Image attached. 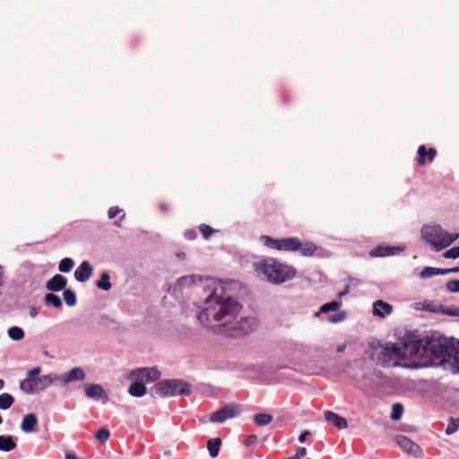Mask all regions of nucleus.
<instances>
[{"label":"nucleus","instance_id":"nucleus-1","mask_svg":"<svg viewBox=\"0 0 459 459\" xmlns=\"http://www.w3.org/2000/svg\"><path fill=\"white\" fill-rule=\"evenodd\" d=\"M242 310V304L227 289H212L197 317L204 327L213 332L241 337L255 331L258 325L255 316H243Z\"/></svg>","mask_w":459,"mask_h":459},{"label":"nucleus","instance_id":"nucleus-2","mask_svg":"<svg viewBox=\"0 0 459 459\" xmlns=\"http://www.w3.org/2000/svg\"><path fill=\"white\" fill-rule=\"evenodd\" d=\"M441 345L435 336L420 339L409 335L404 337L402 346L395 343L375 346L372 356L378 364L386 367H427L434 365L436 350Z\"/></svg>","mask_w":459,"mask_h":459},{"label":"nucleus","instance_id":"nucleus-3","mask_svg":"<svg viewBox=\"0 0 459 459\" xmlns=\"http://www.w3.org/2000/svg\"><path fill=\"white\" fill-rule=\"evenodd\" d=\"M261 241L269 248L285 252H299L303 256H313L317 249L316 244L312 241H303L298 237L273 238L263 235Z\"/></svg>","mask_w":459,"mask_h":459},{"label":"nucleus","instance_id":"nucleus-4","mask_svg":"<svg viewBox=\"0 0 459 459\" xmlns=\"http://www.w3.org/2000/svg\"><path fill=\"white\" fill-rule=\"evenodd\" d=\"M256 271L273 284H281L297 275V270L291 265L281 263L274 258L262 260L256 264Z\"/></svg>","mask_w":459,"mask_h":459},{"label":"nucleus","instance_id":"nucleus-5","mask_svg":"<svg viewBox=\"0 0 459 459\" xmlns=\"http://www.w3.org/2000/svg\"><path fill=\"white\" fill-rule=\"evenodd\" d=\"M421 236L425 241L434 247L435 249L440 250L450 246L459 234H449L438 225L425 226L421 230Z\"/></svg>","mask_w":459,"mask_h":459},{"label":"nucleus","instance_id":"nucleus-6","mask_svg":"<svg viewBox=\"0 0 459 459\" xmlns=\"http://www.w3.org/2000/svg\"><path fill=\"white\" fill-rule=\"evenodd\" d=\"M441 342V347L436 350L434 355V365L443 364L445 362L451 363L459 370V342L453 340L438 336L437 337Z\"/></svg>","mask_w":459,"mask_h":459},{"label":"nucleus","instance_id":"nucleus-7","mask_svg":"<svg viewBox=\"0 0 459 459\" xmlns=\"http://www.w3.org/2000/svg\"><path fill=\"white\" fill-rule=\"evenodd\" d=\"M155 393L160 396L187 395L190 385L178 379L160 381L155 385Z\"/></svg>","mask_w":459,"mask_h":459},{"label":"nucleus","instance_id":"nucleus-8","mask_svg":"<svg viewBox=\"0 0 459 459\" xmlns=\"http://www.w3.org/2000/svg\"><path fill=\"white\" fill-rule=\"evenodd\" d=\"M55 380V375H43L35 379H24L21 382L20 388L27 394H35L50 386Z\"/></svg>","mask_w":459,"mask_h":459},{"label":"nucleus","instance_id":"nucleus-9","mask_svg":"<svg viewBox=\"0 0 459 459\" xmlns=\"http://www.w3.org/2000/svg\"><path fill=\"white\" fill-rule=\"evenodd\" d=\"M241 406L237 403H230L212 413L210 420L215 423H222L227 420L235 418L241 413Z\"/></svg>","mask_w":459,"mask_h":459},{"label":"nucleus","instance_id":"nucleus-10","mask_svg":"<svg viewBox=\"0 0 459 459\" xmlns=\"http://www.w3.org/2000/svg\"><path fill=\"white\" fill-rule=\"evenodd\" d=\"M221 281H218V284ZM178 284L180 287H195V286H203V287H211L217 284L216 279L211 277H202L197 275H187L181 277L178 281Z\"/></svg>","mask_w":459,"mask_h":459},{"label":"nucleus","instance_id":"nucleus-11","mask_svg":"<svg viewBox=\"0 0 459 459\" xmlns=\"http://www.w3.org/2000/svg\"><path fill=\"white\" fill-rule=\"evenodd\" d=\"M131 377L134 380L147 384L158 380L160 377V373L156 368H143L134 370Z\"/></svg>","mask_w":459,"mask_h":459},{"label":"nucleus","instance_id":"nucleus-12","mask_svg":"<svg viewBox=\"0 0 459 459\" xmlns=\"http://www.w3.org/2000/svg\"><path fill=\"white\" fill-rule=\"evenodd\" d=\"M85 377L84 370L80 367H76L61 375H55V380L66 385L74 381H82Z\"/></svg>","mask_w":459,"mask_h":459},{"label":"nucleus","instance_id":"nucleus-13","mask_svg":"<svg viewBox=\"0 0 459 459\" xmlns=\"http://www.w3.org/2000/svg\"><path fill=\"white\" fill-rule=\"evenodd\" d=\"M394 440L404 452L413 455L418 454L420 449L419 446L409 439L407 437L403 435H396Z\"/></svg>","mask_w":459,"mask_h":459},{"label":"nucleus","instance_id":"nucleus-14","mask_svg":"<svg viewBox=\"0 0 459 459\" xmlns=\"http://www.w3.org/2000/svg\"><path fill=\"white\" fill-rule=\"evenodd\" d=\"M418 153V165L419 166H425L427 163V159L429 161H433L437 156V151L434 148H429L427 150V148L424 145H420L418 148L417 151Z\"/></svg>","mask_w":459,"mask_h":459},{"label":"nucleus","instance_id":"nucleus-15","mask_svg":"<svg viewBox=\"0 0 459 459\" xmlns=\"http://www.w3.org/2000/svg\"><path fill=\"white\" fill-rule=\"evenodd\" d=\"M84 392L87 397L94 400L107 398L104 388L99 384H87L84 385Z\"/></svg>","mask_w":459,"mask_h":459},{"label":"nucleus","instance_id":"nucleus-16","mask_svg":"<svg viewBox=\"0 0 459 459\" xmlns=\"http://www.w3.org/2000/svg\"><path fill=\"white\" fill-rule=\"evenodd\" d=\"M93 270L88 261H83L75 270L74 278L80 282H84L92 275Z\"/></svg>","mask_w":459,"mask_h":459},{"label":"nucleus","instance_id":"nucleus-17","mask_svg":"<svg viewBox=\"0 0 459 459\" xmlns=\"http://www.w3.org/2000/svg\"><path fill=\"white\" fill-rule=\"evenodd\" d=\"M459 272V267H453L448 269H438L433 267H425L420 273V278H429L434 275H444L450 273H457Z\"/></svg>","mask_w":459,"mask_h":459},{"label":"nucleus","instance_id":"nucleus-18","mask_svg":"<svg viewBox=\"0 0 459 459\" xmlns=\"http://www.w3.org/2000/svg\"><path fill=\"white\" fill-rule=\"evenodd\" d=\"M325 419L327 422L332 423L333 426H335L339 429H344L348 427L347 420L333 411H325Z\"/></svg>","mask_w":459,"mask_h":459},{"label":"nucleus","instance_id":"nucleus-19","mask_svg":"<svg viewBox=\"0 0 459 459\" xmlns=\"http://www.w3.org/2000/svg\"><path fill=\"white\" fill-rule=\"evenodd\" d=\"M393 307L387 302L377 300L373 304V314L379 317H385L392 313Z\"/></svg>","mask_w":459,"mask_h":459},{"label":"nucleus","instance_id":"nucleus-20","mask_svg":"<svg viewBox=\"0 0 459 459\" xmlns=\"http://www.w3.org/2000/svg\"><path fill=\"white\" fill-rule=\"evenodd\" d=\"M37 425L38 419L36 415L33 413H30L23 418L21 424V429L23 432L30 433L35 431Z\"/></svg>","mask_w":459,"mask_h":459},{"label":"nucleus","instance_id":"nucleus-21","mask_svg":"<svg viewBox=\"0 0 459 459\" xmlns=\"http://www.w3.org/2000/svg\"><path fill=\"white\" fill-rule=\"evenodd\" d=\"M399 248L394 247H377L370 250L369 255L372 257H384L394 255L397 253Z\"/></svg>","mask_w":459,"mask_h":459},{"label":"nucleus","instance_id":"nucleus-22","mask_svg":"<svg viewBox=\"0 0 459 459\" xmlns=\"http://www.w3.org/2000/svg\"><path fill=\"white\" fill-rule=\"evenodd\" d=\"M129 394L134 397H142L146 394V387L141 381L135 380L128 389Z\"/></svg>","mask_w":459,"mask_h":459},{"label":"nucleus","instance_id":"nucleus-23","mask_svg":"<svg viewBox=\"0 0 459 459\" xmlns=\"http://www.w3.org/2000/svg\"><path fill=\"white\" fill-rule=\"evenodd\" d=\"M416 308L417 309H425V310L434 312V313H437V312L441 313L442 305H440L437 302H434V301L427 300L422 303L421 302L416 303Z\"/></svg>","mask_w":459,"mask_h":459},{"label":"nucleus","instance_id":"nucleus-24","mask_svg":"<svg viewBox=\"0 0 459 459\" xmlns=\"http://www.w3.org/2000/svg\"><path fill=\"white\" fill-rule=\"evenodd\" d=\"M16 447V444L11 436H0V450L10 452Z\"/></svg>","mask_w":459,"mask_h":459},{"label":"nucleus","instance_id":"nucleus-25","mask_svg":"<svg viewBox=\"0 0 459 459\" xmlns=\"http://www.w3.org/2000/svg\"><path fill=\"white\" fill-rule=\"evenodd\" d=\"M221 445V440L218 437L211 438L207 443V449L212 457H216L220 451V446Z\"/></svg>","mask_w":459,"mask_h":459},{"label":"nucleus","instance_id":"nucleus-26","mask_svg":"<svg viewBox=\"0 0 459 459\" xmlns=\"http://www.w3.org/2000/svg\"><path fill=\"white\" fill-rule=\"evenodd\" d=\"M14 403V398L8 393L0 394V410H8Z\"/></svg>","mask_w":459,"mask_h":459},{"label":"nucleus","instance_id":"nucleus-27","mask_svg":"<svg viewBox=\"0 0 459 459\" xmlns=\"http://www.w3.org/2000/svg\"><path fill=\"white\" fill-rule=\"evenodd\" d=\"M67 281L61 274H56L51 280H49L46 287H66Z\"/></svg>","mask_w":459,"mask_h":459},{"label":"nucleus","instance_id":"nucleus-28","mask_svg":"<svg viewBox=\"0 0 459 459\" xmlns=\"http://www.w3.org/2000/svg\"><path fill=\"white\" fill-rule=\"evenodd\" d=\"M255 424L258 426H266L273 421V416L268 413H257L254 417Z\"/></svg>","mask_w":459,"mask_h":459},{"label":"nucleus","instance_id":"nucleus-29","mask_svg":"<svg viewBox=\"0 0 459 459\" xmlns=\"http://www.w3.org/2000/svg\"><path fill=\"white\" fill-rule=\"evenodd\" d=\"M8 336L13 341H20L24 337V331L18 326H12L8 329Z\"/></svg>","mask_w":459,"mask_h":459},{"label":"nucleus","instance_id":"nucleus-30","mask_svg":"<svg viewBox=\"0 0 459 459\" xmlns=\"http://www.w3.org/2000/svg\"><path fill=\"white\" fill-rule=\"evenodd\" d=\"M74 265V263L73 259L65 257L61 260V262L59 263L58 268L63 273H68L72 270Z\"/></svg>","mask_w":459,"mask_h":459},{"label":"nucleus","instance_id":"nucleus-31","mask_svg":"<svg viewBox=\"0 0 459 459\" xmlns=\"http://www.w3.org/2000/svg\"><path fill=\"white\" fill-rule=\"evenodd\" d=\"M64 299L68 306H74L76 304V295L70 289H65L64 292Z\"/></svg>","mask_w":459,"mask_h":459},{"label":"nucleus","instance_id":"nucleus-32","mask_svg":"<svg viewBox=\"0 0 459 459\" xmlns=\"http://www.w3.org/2000/svg\"><path fill=\"white\" fill-rule=\"evenodd\" d=\"M45 300L48 305H52L55 307H59L62 305L61 299L58 296L52 293L47 294Z\"/></svg>","mask_w":459,"mask_h":459},{"label":"nucleus","instance_id":"nucleus-33","mask_svg":"<svg viewBox=\"0 0 459 459\" xmlns=\"http://www.w3.org/2000/svg\"><path fill=\"white\" fill-rule=\"evenodd\" d=\"M110 437V432L106 428H101L95 434V438L100 443H105Z\"/></svg>","mask_w":459,"mask_h":459},{"label":"nucleus","instance_id":"nucleus-34","mask_svg":"<svg viewBox=\"0 0 459 459\" xmlns=\"http://www.w3.org/2000/svg\"><path fill=\"white\" fill-rule=\"evenodd\" d=\"M403 411V407L401 403H394L392 406L391 419L393 420H398L401 419Z\"/></svg>","mask_w":459,"mask_h":459},{"label":"nucleus","instance_id":"nucleus-35","mask_svg":"<svg viewBox=\"0 0 459 459\" xmlns=\"http://www.w3.org/2000/svg\"><path fill=\"white\" fill-rule=\"evenodd\" d=\"M199 230L202 233L204 239H209L210 237L216 231V230L212 229L211 226L207 224H201L199 226Z\"/></svg>","mask_w":459,"mask_h":459},{"label":"nucleus","instance_id":"nucleus-36","mask_svg":"<svg viewBox=\"0 0 459 459\" xmlns=\"http://www.w3.org/2000/svg\"><path fill=\"white\" fill-rule=\"evenodd\" d=\"M110 276L108 273L103 272L100 275V278L96 282V287H111V283L109 281Z\"/></svg>","mask_w":459,"mask_h":459},{"label":"nucleus","instance_id":"nucleus-37","mask_svg":"<svg viewBox=\"0 0 459 459\" xmlns=\"http://www.w3.org/2000/svg\"><path fill=\"white\" fill-rule=\"evenodd\" d=\"M339 302L337 301H331L329 303H326V304H324L323 306H321L320 307V312L321 313H327V312H330V311H335L339 308Z\"/></svg>","mask_w":459,"mask_h":459},{"label":"nucleus","instance_id":"nucleus-38","mask_svg":"<svg viewBox=\"0 0 459 459\" xmlns=\"http://www.w3.org/2000/svg\"><path fill=\"white\" fill-rule=\"evenodd\" d=\"M458 428H459V420L451 419L446 427V433L447 435H451V434L455 433L458 429Z\"/></svg>","mask_w":459,"mask_h":459},{"label":"nucleus","instance_id":"nucleus-39","mask_svg":"<svg viewBox=\"0 0 459 459\" xmlns=\"http://www.w3.org/2000/svg\"><path fill=\"white\" fill-rule=\"evenodd\" d=\"M443 256L445 258H452V259L458 258L459 257V247H454L446 250L443 254Z\"/></svg>","mask_w":459,"mask_h":459},{"label":"nucleus","instance_id":"nucleus-40","mask_svg":"<svg viewBox=\"0 0 459 459\" xmlns=\"http://www.w3.org/2000/svg\"><path fill=\"white\" fill-rule=\"evenodd\" d=\"M441 313L452 316H459V307H445L442 306Z\"/></svg>","mask_w":459,"mask_h":459},{"label":"nucleus","instance_id":"nucleus-41","mask_svg":"<svg viewBox=\"0 0 459 459\" xmlns=\"http://www.w3.org/2000/svg\"><path fill=\"white\" fill-rule=\"evenodd\" d=\"M345 317H346V313L342 311L335 315L330 316L328 317V321L330 323L336 324V323H340V322L343 321L345 319Z\"/></svg>","mask_w":459,"mask_h":459},{"label":"nucleus","instance_id":"nucleus-42","mask_svg":"<svg viewBox=\"0 0 459 459\" xmlns=\"http://www.w3.org/2000/svg\"><path fill=\"white\" fill-rule=\"evenodd\" d=\"M41 372V368L40 367H35L31 369H30L28 372H27V378L26 379H35L37 377H39V374Z\"/></svg>","mask_w":459,"mask_h":459},{"label":"nucleus","instance_id":"nucleus-43","mask_svg":"<svg viewBox=\"0 0 459 459\" xmlns=\"http://www.w3.org/2000/svg\"><path fill=\"white\" fill-rule=\"evenodd\" d=\"M120 212L121 209H119L117 206H113L108 209V215L109 219H114Z\"/></svg>","mask_w":459,"mask_h":459},{"label":"nucleus","instance_id":"nucleus-44","mask_svg":"<svg viewBox=\"0 0 459 459\" xmlns=\"http://www.w3.org/2000/svg\"><path fill=\"white\" fill-rule=\"evenodd\" d=\"M359 283V280L356 279V278H351L350 276L347 277V282L345 283V286L346 288H349V287H355L357 286L358 284Z\"/></svg>","mask_w":459,"mask_h":459},{"label":"nucleus","instance_id":"nucleus-45","mask_svg":"<svg viewBox=\"0 0 459 459\" xmlns=\"http://www.w3.org/2000/svg\"><path fill=\"white\" fill-rule=\"evenodd\" d=\"M184 236L188 240H194L196 238V232L195 230H186Z\"/></svg>","mask_w":459,"mask_h":459},{"label":"nucleus","instance_id":"nucleus-46","mask_svg":"<svg viewBox=\"0 0 459 459\" xmlns=\"http://www.w3.org/2000/svg\"><path fill=\"white\" fill-rule=\"evenodd\" d=\"M306 454H307L306 448L305 447H299L294 456L297 459H301L302 457H304L306 455Z\"/></svg>","mask_w":459,"mask_h":459},{"label":"nucleus","instance_id":"nucleus-47","mask_svg":"<svg viewBox=\"0 0 459 459\" xmlns=\"http://www.w3.org/2000/svg\"><path fill=\"white\" fill-rule=\"evenodd\" d=\"M38 314H39V310L35 307L31 306L29 307V315L32 318L36 317L38 316Z\"/></svg>","mask_w":459,"mask_h":459},{"label":"nucleus","instance_id":"nucleus-48","mask_svg":"<svg viewBox=\"0 0 459 459\" xmlns=\"http://www.w3.org/2000/svg\"><path fill=\"white\" fill-rule=\"evenodd\" d=\"M445 287H447V288H450V287H459V281H456V280H451V281H448Z\"/></svg>","mask_w":459,"mask_h":459},{"label":"nucleus","instance_id":"nucleus-49","mask_svg":"<svg viewBox=\"0 0 459 459\" xmlns=\"http://www.w3.org/2000/svg\"><path fill=\"white\" fill-rule=\"evenodd\" d=\"M308 435H310V432H309V431H307V430H306V431L302 432V433L299 435V441L300 443H304V442L306 441L307 437Z\"/></svg>","mask_w":459,"mask_h":459},{"label":"nucleus","instance_id":"nucleus-50","mask_svg":"<svg viewBox=\"0 0 459 459\" xmlns=\"http://www.w3.org/2000/svg\"><path fill=\"white\" fill-rule=\"evenodd\" d=\"M4 284V270H3V267L0 265V287H2Z\"/></svg>","mask_w":459,"mask_h":459},{"label":"nucleus","instance_id":"nucleus-51","mask_svg":"<svg viewBox=\"0 0 459 459\" xmlns=\"http://www.w3.org/2000/svg\"><path fill=\"white\" fill-rule=\"evenodd\" d=\"M160 209L161 212H168L169 210V206L167 204H160Z\"/></svg>","mask_w":459,"mask_h":459},{"label":"nucleus","instance_id":"nucleus-52","mask_svg":"<svg viewBox=\"0 0 459 459\" xmlns=\"http://www.w3.org/2000/svg\"><path fill=\"white\" fill-rule=\"evenodd\" d=\"M347 347V344L346 343H342L341 345H338L337 348H336V351L337 352H342Z\"/></svg>","mask_w":459,"mask_h":459},{"label":"nucleus","instance_id":"nucleus-53","mask_svg":"<svg viewBox=\"0 0 459 459\" xmlns=\"http://www.w3.org/2000/svg\"><path fill=\"white\" fill-rule=\"evenodd\" d=\"M255 440H256V437L255 436H254V435L249 436L247 440V445L252 444V443L255 442Z\"/></svg>","mask_w":459,"mask_h":459},{"label":"nucleus","instance_id":"nucleus-54","mask_svg":"<svg viewBox=\"0 0 459 459\" xmlns=\"http://www.w3.org/2000/svg\"><path fill=\"white\" fill-rule=\"evenodd\" d=\"M65 459H78V457L73 453H66Z\"/></svg>","mask_w":459,"mask_h":459},{"label":"nucleus","instance_id":"nucleus-55","mask_svg":"<svg viewBox=\"0 0 459 459\" xmlns=\"http://www.w3.org/2000/svg\"><path fill=\"white\" fill-rule=\"evenodd\" d=\"M4 386V380L0 379V390H2Z\"/></svg>","mask_w":459,"mask_h":459},{"label":"nucleus","instance_id":"nucleus-56","mask_svg":"<svg viewBox=\"0 0 459 459\" xmlns=\"http://www.w3.org/2000/svg\"><path fill=\"white\" fill-rule=\"evenodd\" d=\"M179 258H184L185 257V253H178L177 255Z\"/></svg>","mask_w":459,"mask_h":459},{"label":"nucleus","instance_id":"nucleus-57","mask_svg":"<svg viewBox=\"0 0 459 459\" xmlns=\"http://www.w3.org/2000/svg\"><path fill=\"white\" fill-rule=\"evenodd\" d=\"M451 292H459V289H449Z\"/></svg>","mask_w":459,"mask_h":459},{"label":"nucleus","instance_id":"nucleus-58","mask_svg":"<svg viewBox=\"0 0 459 459\" xmlns=\"http://www.w3.org/2000/svg\"><path fill=\"white\" fill-rule=\"evenodd\" d=\"M346 293H347V291L341 292V293H339V297H342V296H344Z\"/></svg>","mask_w":459,"mask_h":459},{"label":"nucleus","instance_id":"nucleus-59","mask_svg":"<svg viewBox=\"0 0 459 459\" xmlns=\"http://www.w3.org/2000/svg\"><path fill=\"white\" fill-rule=\"evenodd\" d=\"M52 290H62L63 289H57V288H55V289H51Z\"/></svg>","mask_w":459,"mask_h":459},{"label":"nucleus","instance_id":"nucleus-60","mask_svg":"<svg viewBox=\"0 0 459 459\" xmlns=\"http://www.w3.org/2000/svg\"><path fill=\"white\" fill-rule=\"evenodd\" d=\"M286 459H297V458L293 455V456H291V457H288V458H286Z\"/></svg>","mask_w":459,"mask_h":459}]
</instances>
